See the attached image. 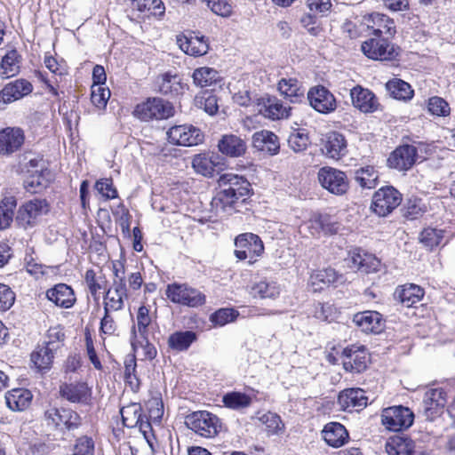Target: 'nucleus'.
<instances>
[{
	"mask_svg": "<svg viewBox=\"0 0 455 455\" xmlns=\"http://www.w3.org/2000/svg\"><path fill=\"white\" fill-rule=\"evenodd\" d=\"M152 315L148 306L141 305L137 311L136 318L132 328L131 343L134 351L141 349L147 359H153L156 355V349L150 342V326Z\"/></svg>",
	"mask_w": 455,
	"mask_h": 455,
	"instance_id": "f257e3e1",
	"label": "nucleus"
},
{
	"mask_svg": "<svg viewBox=\"0 0 455 455\" xmlns=\"http://www.w3.org/2000/svg\"><path fill=\"white\" fill-rule=\"evenodd\" d=\"M50 212V204L46 199L34 198L23 203L16 214L17 225L28 229L36 227Z\"/></svg>",
	"mask_w": 455,
	"mask_h": 455,
	"instance_id": "f03ea898",
	"label": "nucleus"
},
{
	"mask_svg": "<svg viewBox=\"0 0 455 455\" xmlns=\"http://www.w3.org/2000/svg\"><path fill=\"white\" fill-rule=\"evenodd\" d=\"M185 424L196 434L205 438L214 437L221 427L219 418L206 411H197L188 415Z\"/></svg>",
	"mask_w": 455,
	"mask_h": 455,
	"instance_id": "7ed1b4c3",
	"label": "nucleus"
},
{
	"mask_svg": "<svg viewBox=\"0 0 455 455\" xmlns=\"http://www.w3.org/2000/svg\"><path fill=\"white\" fill-rule=\"evenodd\" d=\"M235 256L239 260L248 259L250 265L255 263L264 253V244L259 235L244 233L235 239Z\"/></svg>",
	"mask_w": 455,
	"mask_h": 455,
	"instance_id": "20e7f679",
	"label": "nucleus"
},
{
	"mask_svg": "<svg viewBox=\"0 0 455 455\" xmlns=\"http://www.w3.org/2000/svg\"><path fill=\"white\" fill-rule=\"evenodd\" d=\"M317 180L323 188L336 196L346 194L349 188L347 174L331 166L320 168L317 172Z\"/></svg>",
	"mask_w": 455,
	"mask_h": 455,
	"instance_id": "39448f33",
	"label": "nucleus"
},
{
	"mask_svg": "<svg viewBox=\"0 0 455 455\" xmlns=\"http://www.w3.org/2000/svg\"><path fill=\"white\" fill-rule=\"evenodd\" d=\"M133 115L141 121L166 119L173 115V108L162 99L152 98L138 104Z\"/></svg>",
	"mask_w": 455,
	"mask_h": 455,
	"instance_id": "423d86ee",
	"label": "nucleus"
},
{
	"mask_svg": "<svg viewBox=\"0 0 455 455\" xmlns=\"http://www.w3.org/2000/svg\"><path fill=\"white\" fill-rule=\"evenodd\" d=\"M402 202L401 194L393 187H383L377 190L371 201V211L379 217L391 213Z\"/></svg>",
	"mask_w": 455,
	"mask_h": 455,
	"instance_id": "0eeeda50",
	"label": "nucleus"
},
{
	"mask_svg": "<svg viewBox=\"0 0 455 455\" xmlns=\"http://www.w3.org/2000/svg\"><path fill=\"white\" fill-rule=\"evenodd\" d=\"M413 420V412L402 405L386 408L381 413V422L390 431L407 429L412 425Z\"/></svg>",
	"mask_w": 455,
	"mask_h": 455,
	"instance_id": "6e6552de",
	"label": "nucleus"
},
{
	"mask_svg": "<svg viewBox=\"0 0 455 455\" xmlns=\"http://www.w3.org/2000/svg\"><path fill=\"white\" fill-rule=\"evenodd\" d=\"M142 408L140 403H130L124 406L121 411L123 424L127 427H138L147 442L150 443L153 436L151 423L148 418L142 416Z\"/></svg>",
	"mask_w": 455,
	"mask_h": 455,
	"instance_id": "1a4fd4ad",
	"label": "nucleus"
},
{
	"mask_svg": "<svg viewBox=\"0 0 455 455\" xmlns=\"http://www.w3.org/2000/svg\"><path fill=\"white\" fill-rule=\"evenodd\" d=\"M361 49L365 56L374 60H392L398 55V48L380 36L364 41Z\"/></svg>",
	"mask_w": 455,
	"mask_h": 455,
	"instance_id": "9d476101",
	"label": "nucleus"
},
{
	"mask_svg": "<svg viewBox=\"0 0 455 455\" xmlns=\"http://www.w3.org/2000/svg\"><path fill=\"white\" fill-rule=\"evenodd\" d=\"M369 363V353L363 345L348 346L342 352L343 367L348 372L361 373L367 369Z\"/></svg>",
	"mask_w": 455,
	"mask_h": 455,
	"instance_id": "9b49d317",
	"label": "nucleus"
},
{
	"mask_svg": "<svg viewBox=\"0 0 455 455\" xmlns=\"http://www.w3.org/2000/svg\"><path fill=\"white\" fill-rule=\"evenodd\" d=\"M166 296L173 303L192 307L201 306L205 301V296L201 291L186 284H169L166 289Z\"/></svg>",
	"mask_w": 455,
	"mask_h": 455,
	"instance_id": "f8f14e48",
	"label": "nucleus"
},
{
	"mask_svg": "<svg viewBox=\"0 0 455 455\" xmlns=\"http://www.w3.org/2000/svg\"><path fill=\"white\" fill-rule=\"evenodd\" d=\"M167 138L170 143L182 147H192L198 145L204 140L202 132L191 125H174L167 132Z\"/></svg>",
	"mask_w": 455,
	"mask_h": 455,
	"instance_id": "ddd939ff",
	"label": "nucleus"
},
{
	"mask_svg": "<svg viewBox=\"0 0 455 455\" xmlns=\"http://www.w3.org/2000/svg\"><path fill=\"white\" fill-rule=\"evenodd\" d=\"M44 416L48 425H52L60 430L75 429L81 424L78 413L70 409L51 408L45 411Z\"/></svg>",
	"mask_w": 455,
	"mask_h": 455,
	"instance_id": "4468645a",
	"label": "nucleus"
},
{
	"mask_svg": "<svg viewBox=\"0 0 455 455\" xmlns=\"http://www.w3.org/2000/svg\"><path fill=\"white\" fill-rule=\"evenodd\" d=\"M310 106L321 114H329L337 108L334 95L325 87L317 85L312 87L307 92Z\"/></svg>",
	"mask_w": 455,
	"mask_h": 455,
	"instance_id": "2eb2a0df",
	"label": "nucleus"
},
{
	"mask_svg": "<svg viewBox=\"0 0 455 455\" xmlns=\"http://www.w3.org/2000/svg\"><path fill=\"white\" fill-rule=\"evenodd\" d=\"M350 99L354 108L364 114L376 112L380 107L376 95L361 85L354 86L350 90Z\"/></svg>",
	"mask_w": 455,
	"mask_h": 455,
	"instance_id": "dca6fc26",
	"label": "nucleus"
},
{
	"mask_svg": "<svg viewBox=\"0 0 455 455\" xmlns=\"http://www.w3.org/2000/svg\"><path fill=\"white\" fill-rule=\"evenodd\" d=\"M446 404V394L442 388L427 390L424 395L423 411L427 420L433 421L443 413Z\"/></svg>",
	"mask_w": 455,
	"mask_h": 455,
	"instance_id": "f3484780",
	"label": "nucleus"
},
{
	"mask_svg": "<svg viewBox=\"0 0 455 455\" xmlns=\"http://www.w3.org/2000/svg\"><path fill=\"white\" fill-rule=\"evenodd\" d=\"M347 140L337 132L326 133L322 139L321 151L327 158L339 160L347 154Z\"/></svg>",
	"mask_w": 455,
	"mask_h": 455,
	"instance_id": "a211bd4d",
	"label": "nucleus"
},
{
	"mask_svg": "<svg viewBox=\"0 0 455 455\" xmlns=\"http://www.w3.org/2000/svg\"><path fill=\"white\" fill-rule=\"evenodd\" d=\"M177 44L183 52L193 57L204 56L209 51L208 39L195 33L178 36Z\"/></svg>",
	"mask_w": 455,
	"mask_h": 455,
	"instance_id": "6ab92c4d",
	"label": "nucleus"
},
{
	"mask_svg": "<svg viewBox=\"0 0 455 455\" xmlns=\"http://www.w3.org/2000/svg\"><path fill=\"white\" fill-rule=\"evenodd\" d=\"M25 135L20 127H6L0 131V154L10 155L23 145Z\"/></svg>",
	"mask_w": 455,
	"mask_h": 455,
	"instance_id": "aec40b11",
	"label": "nucleus"
},
{
	"mask_svg": "<svg viewBox=\"0 0 455 455\" xmlns=\"http://www.w3.org/2000/svg\"><path fill=\"white\" fill-rule=\"evenodd\" d=\"M312 235H333L339 229V224L329 214L314 213L307 222Z\"/></svg>",
	"mask_w": 455,
	"mask_h": 455,
	"instance_id": "412c9836",
	"label": "nucleus"
},
{
	"mask_svg": "<svg viewBox=\"0 0 455 455\" xmlns=\"http://www.w3.org/2000/svg\"><path fill=\"white\" fill-rule=\"evenodd\" d=\"M349 267L365 273L377 271L380 266L379 260L373 255L360 248H354L348 252L347 259Z\"/></svg>",
	"mask_w": 455,
	"mask_h": 455,
	"instance_id": "4be33fe9",
	"label": "nucleus"
},
{
	"mask_svg": "<svg viewBox=\"0 0 455 455\" xmlns=\"http://www.w3.org/2000/svg\"><path fill=\"white\" fill-rule=\"evenodd\" d=\"M417 149L411 145H403L394 150L387 159L391 168L406 171L415 164Z\"/></svg>",
	"mask_w": 455,
	"mask_h": 455,
	"instance_id": "5701e85b",
	"label": "nucleus"
},
{
	"mask_svg": "<svg viewBox=\"0 0 455 455\" xmlns=\"http://www.w3.org/2000/svg\"><path fill=\"white\" fill-rule=\"evenodd\" d=\"M363 20L376 36H380L383 34L394 36L396 32L394 20L386 14L369 13L363 16Z\"/></svg>",
	"mask_w": 455,
	"mask_h": 455,
	"instance_id": "b1692460",
	"label": "nucleus"
},
{
	"mask_svg": "<svg viewBox=\"0 0 455 455\" xmlns=\"http://www.w3.org/2000/svg\"><path fill=\"white\" fill-rule=\"evenodd\" d=\"M32 84L25 79H17L7 84L0 92V103L8 104L29 94Z\"/></svg>",
	"mask_w": 455,
	"mask_h": 455,
	"instance_id": "393cba45",
	"label": "nucleus"
},
{
	"mask_svg": "<svg viewBox=\"0 0 455 455\" xmlns=\"http://www.w3.org/2000/svg\"><path fill=\"white\" fill-rule=\"evenodd\" d=\"M343 276L331 267L315 270L309 277V286L314 291H321L331 284L342 282Z\"/></svg>",
	"mask_w": 455,
	"mask_h": 455,
	"instance_id": "a878e982",
	"label": "nucleus"
},
{
	"mask_svg": "<svg viewBox=\"0 0 455 455\" xmlns=\"http://www.w3.org/2000/svg\"><path fill=\"white\" fill-rule=\"evenodd\" d=\"M353 322L362 331L379 333L384 328V321L377 311H363L354 315Z\"/></svg>",
	"mask_w": 455,
	"mask_h": 455,
	"instance_id": "bb28decb",
	"label": "nucleus"
},
{
	"mask_svg": "<svg viewBox=\"0 0 455 455\" xmlns=\"http://www.w3.org/2000/svg\"><path fill=\"white\" fill-rule=\"evenodd\" d=\"M338 403L344 411L358 410L365 407L368 398L361 388H348L339 393Z\"/></svg>",
	"mask_w": 455,
	"mask_h": 455,
	"instance_id": "cd10ccee",
	"label": "nucleus"
},
{
	"mask_svg": "<svg viewBox=\"0 0 455 455\" xmlns=\"http://www.w3.org/2000/svg\"><path fill=\"white\" fill-rule=\"evenodd\" d=\"M60 394L71 403H87L92 397V391L84 382L64 383L60 387Z\"/></svg>",
	"mask_w": 455,
	"mask_h": 455,
	"instance_id": "c85d7f7f",
	"label": "nucleus"
},
{
	"mask_svg": "<svg viewBox=\"0 0 455 455\" xmlns=\"http://www.w3.org/2000/svg\"><path fill=\"white\" fill-rule=\"evenodd\" d=\"M291 109L290 106L284 105L276 98H267L262 100L259 112L268 119L280 120L289 118Z\"/></svg>",
	"mask_w": 455,
	"mask_h": 455,
	"instance_id": "c756f323",
	"label": "nucleus"
},
{
	"mask_svg": "<svg viewBox=\"0 0 455 455\" xmlns=\"http://www.w3.org/2000/svg\"><path fill=\"white\" fill-rule=\"evenodd\" d=\"M322 435L325 443L333 448L341 447L349 438L345 427L338 422L327 423L322 431Z\"/></svg>",
	"mask_w": 455,
	"mask_h": 455,
	"instance_id": "7c9ffc66",
	"label": "nucleus"
},
{
	"mask_svg": "<svg viewBox=\"0 0 455 455\" xmlns=\"http://www.w3.org/2000/svg\"><path fill=\"white\" fill-rule=\"evenodd\" d=\"M219 150L225 156L239 157L246 152V142L241 137L234 134H225L218 143Z\"/></svg>",
	"mask_w": 455,
	"mask_h": 455,
	"instance_id": "2f4dec72",
	"label": "nucleus"
},
{
	"mask_svg": "<svg viewBox=\"0 0 455 455\" xmlns=\"http://www.w3.org/2000/svg\"><path fill=\"white\" fill-rule=\"evenodd\" d=\"M46 297L56 306L64 308L71 307L76 301L73 290L65 283H59L49 289Z\"/></svg>",
	"mask_w": 455,
	"mask_h": 455,
	"instance_id": "473e14b6",
	"label": "nucleus"
},
{
	"mask_svg": "<svg viewBox=\"0 0 455 455\" xmlns=\"http://www.w3.org/2000/svg\"><path fill=\"white\" fill-rule=\"evenodd\" d=\"M281 286L275 280L264 278L252 284L251 295L261 299H275L281 293Z\"/></svg>",
	"mask_w": 455,
	"mask_h": 455,
	"instance_id": "72a5a7b5",
	"label": "nucleus"
},
{
	"mask_svg": "<svg viewBox=\"0 0 455 455\" xmlns=\"http://www.w3.org/2000/svg\"><path fill=\"white\" fill-rule=\"evenodd\" d=\"M252 144L257 149L271 155L277 154L280 148L277 136L267 130L255 132L252 136Z\"/></svg>",
	"mask_w": 455,
	"mask_h": 455,
	"instance_id": "f704fd0d",
	"label": "nucleus"
},
{
	"mask_svg": "<svg viewBox=\"0 0 455 455\" xmlns=\"http://www.w3.org/2000/svg\"><path fill=\"white\" fill-rule=\"evenodd\" d=\"M220 187L230 188L238 197H244L249 195L250 183L242 176L234 173L222 174L218 180Z\"/></svg>",
	"mask_w": 455,
	"mask_h": 455,
	"instance_id": "c9c22d12",
	"label": "nucleus"
},
{
	"mask_svg": "<svg viewBox=\"0 0 455 455\" xmlns=\"http://www.w3.org/2000/svg\"><path fill=\"white\" fill-rule=\"evenodd\" d=\"M395 295L403 306L410 307L421 300L424 296V291L419 285L406 283L398 287L395 290Z\"/></svg>",
	"mask_w": 455,
	"mask_h": 455,
	"instance_id": "e433bc0d",
	"label": "nucleus"
},
{
	"mask_svg": "<svg viewBox=\"0 0 455 455\" xmlns=\"http://www.w3.org/2000/svg\"><path fill=\"white\" fill-rule=\"evenodd\" d=\"M32 394L25 388H15L5 395L7 406L12 411H24L30 405Z\"/></svg>",
	"mask_w": 455,
	"mask_h": 455,
	"instance_id": "4c0bfd02",
	"label": "nucleus"
},
{
	"mask_svg": "<svg viewBox=\"0 0 455 455\" xmlns=\"http://www.w3.org/2000/svg\"><path fill=\"white\" fill-rule=\"evenodd\" d=\"M278 91L291 102H299L302 100L305 89L296 78H282L278 83Z\"/></svg>",
	"mask_w": 455,
	"mask_h": 455,
	"instance_id": "58836bf2",
	"label": "nucleus"
},
{
	"mask_svg": "<svg viewBox=\"0 0 455 455\" xmlns=\"http://www.w3.org/2000/svg\"><path fill=\"white\" fill-rule=\"evenodd\" d=\"M414 449L413 442L399 435L389 437L385 444L387 455H411Z\"/></svg>",
	"mask_w": 455,
	"mask_h": 455,
	"instance_id": "ea45409f",
	"label": "nucleus"
},
{
	"mask_svg": "<svg viewBox=\"0 0 455 455\" xmlns=\"http://www.w3.org/2000/svg\"><path fill=\"white\" fill-rule=\"evenodd\" d=\"M379 177V172L373 165L362 166L355 171V180L363 189L375 188Z\"/></svg>",
	"mask_w": 455,
	"mask_h": 455,
	"instance_id": "a19ab883",
	"label": "nucleus"
},
{
	"mask_svg": "<svg viewBox=\"0 0 455 455\" xmlns=\"http://www.w3.org/2000/svg\"><path fill=\"white\" fill-rule=\"evenodd\" d=\"M20 69V55L16 50L9 51L0 63V77L7 79L15 76Z\"/></svg>",
	"mask_w": 455,
	"mask_h": 455,
	"instance_id": "79ce46f5",
	"label": "nucleus"
},
{
	"mask_svg": "<svg viewBox=\"0 0 455 455\" xmlns=\"http://www.w3.org/2000/svg\"><path fill=\"white\" fill-rule=\"evenodd\" d=\"M197 339V335L193 331H180L172 333L168 338V346L172 350L180 352L188 350Z\"/></svg>",
	"mask_w": 455,
	"mask_h": 455,
	"instance_id": "37998d69",
	"label": "nucleus"
},
{
	"mask_svg": "<svg viewBox=\"0 0 455 455\" xmlns=\"http://www.w3.org/2000/svg\"><path fill=\"white\" fill-rule=\"evenodd\" d=\"M195 85L198 87H208L220 80L219 72L210 67H201L194 70L192 75Z\"/></svg>",
	"mask_w": 455,
	"mask_h": 455,
	"instance_id": "c03bdc74",
	"label": "nucleus"
},
{
	"mask_svg": "<svg viewBox=\"0 0 455 455\" xmlns=\"http://www.w3.org/2000/svg\"><path fill=\"white\" fill-rule=\"evenodd\" d=\"M57 351L45 344L38 347L31 355V360L39 370H49Z\"/></svg>",
	"mask_w": 455,
	"mask_h": 455,
	"instance_id": "a18cd8bd",
	"label": "nucleus"
},
{
	"mask_svg": "<svg viewBox=\"0 0 455 455\" xmlns=\"http://www.w3.org/2000/svg\"><path fill=\"white\" fill-rule=\"evenodd\" d=\"M386 88L390 96L399 100H409L413 97L411 85L399 78L389 80L386 84Z\"/></svg>",
	"mask_w": 455,
	"mask_h": 455,
	"instance_id": "49530a36",
	"label": "nucleus"
},
{
	"mask_svg": "<svg viewBox=\"0 0 455 455\" xmlns=\"http://www.w3.org/2000/svg\"><path fill=\"white\" fill-rule=\"evenodd\" d=\"M159 91L166 95H179L184 90V84L178 76L164 74L158 82Z\"/></svg>",
	"mask_w": 455,
	"mask_h": 455,
	"instance_id": "de8ad7c7",
	"label": "nucleus"
},
{
	"mask_svg": "<svg viewBox=\"0 0 455 455\" xmlns=\"http://www.w3.org/2000/svg\"><path fill=\"white\" fill-rule=\"evenodd\" d=\"M50 172L47 171L36 172L30 174L24 182L26 190L29 193H40L50 182Z\"/></svg>",
	"mask_w": 455,
	"mask_h": 455,
	"instance_id": "09e8293b",
	"label": "nucleus"
},
{
	"mask_svg": "<svg viewBox=\"0 0 455 455\" xmlns=\"http://www.w3.org/2000/svg\"><path fill=\"white\" fill-rule=\"evenodd\" d=\"M221 189L213 198L212 205L216 208V211L226 212L228 208L231 207L237 200L238 195L235 194L230 188L226 187H220Z\"/></svg>",
	"mask_w": 455,
	"mask_h": 455,
	"instance_id": "8fccbe9b",
	"label": "nucleus"
},
{
	"mask_svg": "<svg viewBox=\"0 0 455 455\" xmlns=\"http://www.w3.org/2000/svg\"><path fill=\"white\" fill-rule=\"evenodd\" d=\"M15 207L13 196L4 197L0 202V230L7 228L12 222Z\"/></svg>",
	"mask_w": 455,
	"mask_h": 455,
	"instance_id": "3c124183",
	"label": "nucleus"
},
{
	"mask_svg": "<svg viewBox=\"0 0 455 455\" xmlns=\"http://www.w3.org/2000/svg\"><path fill=\"white\" fill-rule=\"evenodd\" d=\"M137 363L133 356L127 357L124 361V377L126 384L134 392L138 391L140 387V379L137 372Z\"/></svg>",
	"mask_w": 455,
	"mask_h": 455,
	"instance_id": "603ef678",
	"label": "nucleus"
},
{
	"mask_svg": "<svg viewBox=\"0 0 455 455\" xmlns=\"http://www.w3.org/2000/svg\"><path fill=\"white\" fill-rule=\"evenodd\" d=\"M131 6L140 12H149L153 15H162L165 9L162 0H131Z\"/></svg>",
	"mask_w": 455,
	"mask_h": 455,
	"instance_id": "864d4df0",
	"label": "nucleus"
},
{
	"mask_svg": "<svg viewBox=\"0 0 455 455\" xmlns=\"http://www.w3.org/2000/svg\"><path fill=\"white\" fill-rule=\"evenodd\" d=\"M222 401L226 407L233 410H240L249 407L252 398L244 393L230 392L223 396Z\"/></svg>",
	"mask_w": 455,
	"mask_h": 455,
	"instance_id": "5fc2aeb1",
	"label": "nucleus"
},
{
	"mask_svg": "<svg viewBox=\"0 0 455 455\" xmlns=\"http://www.w3.org/2000/svg\"><path fill=\"white\" fill-rule=\"evenodd\" d=\"M192 165L197 173L211 177L215 171L216 164L212 157L204 154H199L193 158Z\"/></svg>",
	"mask_w": 455,
	"mask_h": 455,
	"instance_id": "6e6d98bb",
	"label": "nucleus"
},
{
	"mask_svg": "<svg viewBox=\"0 0 455 455\" xmlns=\"http://www.w3.org/2000/svg\"><path fill=\"white\" fill-rule=\"evenodd\" d=\"M110 90L105 85L92 84L91 88V100L94 107L102 110L106 108L110 98Z\"/></svg>",
	"mask_w": 455,
	"mask_h": 455,
	"instance_id": "4d7b16f0",
	"label": "nucleus"
},
{
	"mask_svg": "<svg viewBox=\"0 0 455 455\" xmlns=\"http://www.w3.org/2000/svg\"><path fill=\"white\" fill-rule=\"evenodd\" d=\"M444 238V231L433 228H427L420 233V242L427 247L434 248L441 244Z\"/></svg>",
	"mask_w": 455,
	"mask_h": 455,
	"instance_id": "13d9d810",
	"label": "nucleus"
},
{
	"mask_svg": "<svg viewBox=\"0 0 455 455\" xmlns=\"http://www.w3.org/2000/svg\"><path fill=\"white\" fill-rule=\"evenodd\" d=\"M150 420L159 423L164 416V403L160 396H152L146 402Z\"/></svg>",
	"mask_w": 455,
	"mask_h": 455,
	"instance_id": "bf43d9fd",
	"label": "nucleus"
},
{
	"mask_svg": "<svg viewBox=\"0 0 455 455\" xmlns=\"http://www.w3.org/2000/svg\"><path fill=\"white\" fill-rule=\"evenodd\" d=\"M64 338L65 334L62 327L60 325L52 326L47 331L44 344L58 351L63 346Z\"/></svg>",
	"mask_w": 455,
	"mask_h": 455,
	"instance_id": "052dcab7",
	"label": "nucleus"
},
{
	"mask_svg": "<svg viewBox=\"0 0 455 455\" xmlns=\"http://www.w3.org/2000/svg\"><path fill=\"white\" fill-rule=\"evenodd\" d=\"M259 420L265 425L267 431L270 435L279 434L283 429V424L281 418L273 412L264 413L259 417Z\"/></svg>",
	"mask_w": 455,
	"mask_h": 455,
	"instance_id": "680f3d73",
	"label": "nucleus"
},
{
	"mask_svg": "<svg viewBox=\"0 0 455 455\" xmlns=\"http://www.w3.org/2000/svg\"><path fill=\"white\" fill-rule=\"evenodd\" d=\"M205 3L211 11L223 18L230 17L233 13V6L228 0H201Z\"/></svg>",
	"mask_w": 455,
	"mask_h": 455,
	"instance_id": "e2e57ef3",
	"label": "nucleus"
},
{
	"mask_svg": "<svg viewBox=\"0 0 455 455\" xmlns=\"http://www.w3.org/2000/svg\"><path fill=\"white\" fill-rule=\"evenodd\" d=\"M238 315V312L232 308H221L211 315L210 320L214 325L224 326L235 321Z\"/></svg>",
	"mask_w": 455,
	"mask_h": 455,
	"instance_id": "0e129e2a",
	"label": "nucleus"
},
{
	"mask_svg": "<svg viewBox=\"0 0 455 455\" xmlns=\"http://www.w3.org/2000/svg\"><path fill=\"white\" fill-rule=\"evenodd\" d=\"M84 281L91 294L94 298H96L99 291L104 288V278L102 276H97L92 269H89L85 272Z\"/></svg>",
	"mask_w": 455,
	"mask_h": 455,
	"instance_id": "69168bd1",
	"label": "nucleus"
},
{
	"mask_svg": "<svg viewBox=\"0 0 455 455\" xmlns=\"http://www.w3.org/2000/svg\"><path fill=\"white\" fill-rule=\"evenodd\" d=\"M288 144L294 152H302L307 148L309 138L307 133L299 131L289 136Z\"/></svg>",
	"mask_w": 455,
	"mask_h": 455,
	"instance_id": "338daca9",
	"label": "nucleus"
},
{
	"mask_svg": "<svg viewBox=\"0 0 455 455\" xmlns=\"http://www.w3.org/2000/svg\"><path fill=\"white\" fill-rule=\"evenodd\" d=\"M428 111L437 116H447L450 115L451 108L449 104L440 97H432L427 104Z\"/></svg>",
	"mask_w": 455,
	"mask_h": 455,
	"instance_id": "774afa93",
	"label": "nucleus"
}]
</instances>
